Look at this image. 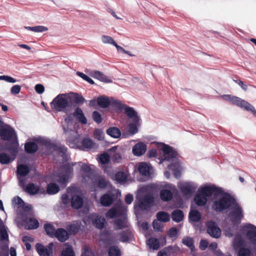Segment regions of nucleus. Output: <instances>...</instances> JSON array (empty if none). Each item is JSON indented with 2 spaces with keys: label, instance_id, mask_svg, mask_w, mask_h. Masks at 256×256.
I'll use <instances>...</instances> for the list:
<instances>
[{
  "label": "nucleus",
  "instance_id": "obj_17",
  "mask_svg": "<svg viewBox=\"0 0 256 256\" xmlns=\"http://www.w3.org/2000/svg\"><path fill=\"white\" fill-rule=\"evenodd\" d=\"M120 236V240L122 242H126L131 240L133 237L132 232L130 230H126L118 234Z\"/></svg>",
  "mask_w": 256,
  "mask_h": 256
},
{
  "label": "nucleus",
  "instance_id": "obj_10",
  "mask_svg": "<svg viewBox=\"0 0 256 256\" xmlns=\"http://www.w3.org/2000/svg\"><path fill=\"white\" fill-rule=\"evenodd\" d=\"M53 243L51 242L49 244L48 250L44 246L40 243H37L36 245V248L37 252L40 256H50V253L52 252V247Z\"/></svg>",
  "mask_w": 256,
  "mask_h": 256
},
{
  "label": "nucleus",
  "instance_id": "obj_54",
  "mask_svg": "<svg viewBox=\"0 0 256 256\" xmlns=\"http://www.w3.org/2000/svg\"><path fill=\"white\" fill-rule=\"evenodd\" d=\"M110 161V156L107 153L101 154L100 156V162L102 164H107Z\"/></svg>",
  "mask_w": 256,
  "mask_h": 256
},
{
  "label": "nucleus",
  "instance_id": "obj_18",
  "mask_svg": "<svg viewBox=\"0 0 256 256\" xmlns=\"http://www.w3.org/2000/svg\"><path fill=\"white\" fill-rule=\"evenodd\" d=\"M90 76L100 80L104 82H110L112 80L102 72L99 71H94L92 72Z\"/></svg>",
  "mask_w": 256,
  "mask_h": 256
},
{
  "label": "nucleus",
  "instance_id": "obj_48",
  "mask_svg": "<svg viewBox=\"0 0 256 256\" xmlns=\"http://www.w3.org/2000/svg\"><path fill=\"white\" fill-rule=\"evenodd\" d=\"M152 226L155 231L161 232L163 231L164 226L158 220L153 221Z\"/></svg>",
  "mask_w": 256,
  "mask_h": 256
},
{
  "label": "nucleus",
  "instance_id": "obj_5",
  "mask_svg": "<svg viewBox=\"0 0 256 256\" xmlns=\"http://www.w3.org/2000/svg\"><path fill=\"white\" fill-rule=\"evenodd\" d=\"M206 226L207 232L211 237L218 238L220 236L221 230L215 222L212 220L208 221L206 223Z\"/></svg>",
  "mask_w": 256,
  "mask_h": 256
},
{
  "label": "nucleus",
  "instance_id": "obj_38",
  "mask_svg": "<svg viewBox=\"0 0 256 256\" xmlns=\"http://www.w3.org/2000/svg\"><path fill=\"white\" fill-rule=\"evenodd\" d=\"M27 226L28 229H36L39 226V222L37 220L30 218L27 222Z\"/></svg>",
  "mask_w": 256,
  "mask_h": 256
},
{
  "label": "nucleus",
  "instance_id": "obj_32",
  "mask_svg": "<svg viewBox=\"0 0 256 256\" xmlns=\"http://www.w3.org/2000/svg\"><path fill=\"white\" fill-rule=\"evenodd\" d=\"M60 190L58 186L54 182L50 183L46 189L47 193L49 194H54L58 193Z\"/></svg>",
  "mask_w": 256,
  "mask_h": 256
},
{
  "label": "nucleus",
  "instance_id": "obj_7",
  "mask_svg": "<svg viewBox=\"0 0 256 256\" xmlns=\"http://www.w3.org/2000/svg\"><path fill=\"white\" fill-rule=\"evenodd\" d=\"M154 202V198L150 194H146L138 204V208L142 210H145L150 208V205Z\"/></svg>",
  "mask_w": 256,
  "mask_h": 256
},
{
  "label": "nucleus",
  "instance_id": "obj_44",
  "mask_svg": "<svg viewBox=\"0 0 256 256\" xmlns=\"http://www.w3.org/2000/svg\"><path fill=\"white\" fill-rule=\"evenodd\" d=\"M72 96V100L76 104H82L85 100L84 98L78 93H73Z\"/></svg>",
  "mask_w": 256,
  "mask_h": 256
},
{
  "label": "nucleus",
  "instance_id": "obj_57",
  "mask_svg": "<svg viewBox=\"0 0 256 256\" xmlns=\"http://www.w3.org/2000/svg\"><path fill=\"white\" fill-rule=\"evenodd\" d=\"M250 250L248 248H240L238 251V256H250Z\"/></svg>",
  "mask_w": 256,
  "mask_h": 256
},
{
  "label": "nucleus",
  "instance_id": "obj_35",
  "mask_svg": "<svg viewBox=\"0 0 256 256\" xmlns=\"http://www.w3.org/2000/svg\"><path fill=\"white\" fill-rule=\"evenodd\" d=\"M108 256H120V250L116 246H111L108 250Z\"/></svg>",
  "mask_w": 256,
  "mask_h": 256
},
{
  "label": "nucleus",
  "instance_id": "obj_11",
  "mask_svg": "<svg viewBox=\"0 0 256 256\" xmlns=\"http://www.w3.org/2000/svg\"><path fill=\"white\" fill-rule=\"evenodd\" d=\"M108 184V182L103 176H98L92 182V186L94 188L100 189L106 188Z\"/></svg>",
  "mask_w": 256,
  "mask_h": 256
},
{
  "label": "nucleus",
  "instance_id": "obj_59",
  "mask_svg": "<svg viewBox=\"0 0 256 256\" xmlns=\"http://www.w3.org/2000/svg\"><path fill=\"white\" fill-rule=\"evenodd\" d=\"M81 170L84 172L86 176L89 177L90 174H91L92 172V169L90 166L86 164H83L80 168Z\"/></svg>",
  "mask_w": 256,
  "mask_h": 256
},
{
  "label": "nucleus",
  "instance_id": "obj_49",
  "mask_svg": "<svg viewBox=\"0 0 256 256\" xmlns=\"http://www.w3.org/2000/svg\"><path fill=\"white\" fill-rule=\"evenodd\" d=\"M112 106L118 110H122L126 106V105L122 104L120 101L115 100L110 102Z\"/></svg>",
  "mask_w": 256,
  "mask_h": 256
},
{
  "label": "nucleus",
  "instance_id": "obj_64",
  "mask_svg": "<svg viewBox=\"0 0 256 256\" xmlns=\"http://www.w3.org/2000/svg\"><path fill=\"white\" fill-rule=\"evenodd\" d=\"M178 230L176 228H170L168 232V236L170 238L175 237L178 234Z\"/></svg>",
  "mask_w": 256,
  "mask_h": 256
},
{
  "label": "nucleus",
  "instance_id": "obj_36",
  "mask_svg": "<svg viewBox=\"0 0 256 256\" xmlns=\"http://www.w3.org/2000/svg\"><path fill=\"white\" fill-rule=\"evenodd\" d=\"M157 220L158 221L166 222L170 220V215L166 212H160L156 214Z\"/></svg>",
  "mask_w": 256,
  "mask_h": 256
},
{
  "label": "nucleus",
  "instance_id": "obj_62",
  "mask_svg": "<svg viewBox=\"0 0 256 256\" xmlns=\"http://www.w3.org/2000/svg\"><path fill=\"white\" fill-rule=\"evenodd\" d=\"M21 86L20 85H14L10 88V93L12 94H17L20 93Z\"/></svg>",
  "mask_w": 256,
  "mask_h": 256
},
{
  "label": "nucleus",
  "instance_id": "obj_39",
  "mask_svg": "<svg viewBox=\"0 0 256 256\" xmlns=\"http://www.w3.org/2000/svg\"><path fill=\"white\" fill-rule=\"evenodd\" d=\"M115 179L116 181L122 182L126 180L127 176L124 172H118L115 174Z\"/></svg>",
  "mask_w": 256,
  "mask_h": 256
},
{
  "label": "nucleus",
  "instance_id": "obj_6",
  "mask_svg": "<svg viewBox=\"0 0 256 256\" xmlns=\"http://www.w3.org/2000/svg\"><path fill=\"white\" fill-rule=\"evenodd\" d=\"M198 191L206 197L210 196L212 194L218 196L222 192V188H218L214 185L201 188L198 190Z\"/></svg>",
  "mask_w": 256,
  "mask_h": 256
},
{
  "label": "nucleus",
  "instance_id": "obj_34",
  "mask_svg": "<svg viewBox=\"0 0 256 256\" xmlns=\"http://www.w3.org/2000/svg\"><path fill=\"white\" fill-rule=\"evenodd\" d=\"M30 172V168L26 165L21 164L18 166L17 173L22 176H26Z\"/></svg>",
  "mask_w": 256,
  "mask_h": 256
},
{
  "label": "nucleus",
  "instance_id": "obj_50",
  "mask_svg": "<svg viewBox=\"0 0 256 256\" xmlns=\"http://www.w3.org/2000/svg\"><path fill=\"white\" fill-rule=\"evenodd\" d=\"M63 169L64 173V174H68L69 178L70 176L73 174V168L70 165V164H66L63 166Z\"/></svg>",
  "mask_w": 256,
  "mask_h": 256
},
{
  "label": "nucleus",
  "instance_id": "obj_55",
  "mask_svg": "<svg viewBox=\"0 0 256 256\" xmlns=\"http://www.w3.org/2000/svg\"><path fill=\"white\" fill-rule=\"evenodd\" d=\"M62 256H74V253L72 247H68L63 250L62 252Z\"/></svg>",
  "mask_w": 256,
  "mask_h": 256
},
{
  "label": "nucleus",
  "instance_id": "obj_24",
  "mask_svg": "<svg viewBox=\"0 0 256 256\" xmlns=\"http://www.w3.org/2000/svg\"><path fill=\"white\" fill-rule=\"evenodd\" d=\"M38 150V146L34 142H29L24 144V150L28 154H34Z\"/></svg>",
  "mask_w": 256,
  "mask_h": 256
},
{
  "label": "nucleus",
  "instance_id": "obj_63",
  "mask_svg": "<svg viewBox=\"0 0 256 256\" xmlns=\"http://www.w3.org/2000/svg\"><path fill=\"white\" fill-rule=\"evenodd\" d=\"M48 30V28L42 26H34L33 32H42L47 31Z\"/></svg>",
  "mask_w": 256,
  "mask_h": 256
},
{
  "label": "nucleus",
  "instance_id": "obj_53",
  "mask_svg": "<svg viewBox=\"0 0 256 256\" xmlns=\"http://www.w3.org/2000/svg\"><path fill=\"white\" fill-rule=\"evenodd\" d=\"M118 214V210L115 208H112L106 214V216L107 218H114Z\"/></svg>",
  "mask_w": 256,
  "mask_h": 256
},
{
  "label": "nucleus",
  "instance_id": "obj_47",
  "mask_svg": "<svg viewBox=\"0 0 256 256\" xmlns=\"http://www.w3.org/2000/svg\"><path fill=\"white\" fill-rule=\"evenodd\" d=\"M10 162V156L6 153L0 154V162L2 164H8Z\"/></svg>",
  "mask_w": 256,
  "mask_h": 256
},
{
  "label": "nucleus",
  "instance_id": "obj_41",
  "mask_svg": "<svg viewBox=\"0 0 256 256\" xmlns=\"http://www.w3.org/2000/svg\"><path fill=\"white\" fill-rule=\"evenodd\" d=\"M63 129L64 134H68L66 137L67 142L68 143L74 142L76 140V137L74 136H72V133H74V132L72 130L68 132V130H67L65 127H64Z\"/></svg>",
  "mask_w": 256,
  "mask_h": 256
},
{
  "label": "nucleus",
  "instance_id": "obj_13",
  "mask_svg": "<svg viewBox=\"0 0 256 256\" xmlns=\"http://www.w3.org/2000/svg\"><path fill=\"white\" fill-rule=\"evenodd\" d=\"M54 237L60 242H64L69 238V234L63 228H58L55 232Z\"/></svg>",
  "mask_w": 256,
  "mask_h": 256
},
{
  "label": "nucleus",
  "instance_id": "obj_33",
  "mask_svg": "<svg viewBox=\"0 0 256 256\" xmlns=\"http://www.w3.org/2000/svg\"><path fill=\"white\" fill-rule=\"evenodd\" d=\"M44 230L46 234L51 238H54L55 232L56 230L54 226L50 224H46L44 225Z\"/></svg>",
  "mask_w": 256,
  "mask_h": 256
},
{
  "label": "nucleus",
  "instance_id": "obj_56",
  "mask_svg": "<svg viewBox=\"0 0 256 256\" xmlns=\"http://www.w3.org/2000/svg\"><path fill=\"white\" fill-rule=\"evenodd\" d=\"M76 74L78 76L82 78L83 80H85L86 81L88 82V83L94 84V81L90 78L89 76H88L87 75L85 74H84L78 72H76Z\"/></svg>",
  "mask_w": 256,
  "mask_h": 256
},
{
  "label": "nucleus",
  "instance_id": "obj_60",
  "mask_svg": "<svg viewBox=\"0 0 256 256\" xmlns=\"http://www.w3.org/2000/svg\"><path fill=\"white\" fill-rule=\"evenodd\" d=\"M114 224L117 226L118 230H122L126 227L124 222L120 218L116 220Z\"/></svg>",
  "mask_w": 256,
  "mask_h": 256
},
{
  "label": "nucleus",
  "instance_id": "obj_28",
  "mask_svg": "<svg viewBox=\"0 0 256 256\" xmlns=\"http://www.w3.org/2000/svg\"><path fill=\"white\" fill-rule=\"evenodd\" d=\"M39 186L34 183L28 184L25 189V191L31 195L38 194L39 192Z\"/></svg>",
  "mask_w": 256,
  "mask_h": 256
},
{
  "label": "nucleus",
  "instance_id": "obj_15",
  "mask_svg": "<svg viewBox=\"0 0 256 256\" xmlns=\"http://www.w3.org/2000/svg\"><path fill=\"white\" fill-rule=\"evenodd\" d=\"M146 150V145L142 142H139L134 146L132 152L134 156H140L145 153Z\"/></svg>",
  "mask_w": 256,
  "mask_h": 256
},
{
  "label": "nucleus",
  "instance_id": "obj_61",
  "mask_svg": "<svg viewBox=\"0 0 256 256\" xmlns=\"http://www.w3.org/2000/svg\"><path fill=\"white\" fill-rule=\"evenodd\" d=\"M102 42L104 44H114L115 42L113 38L108 36L104 35L102 37Z\"/></svg>",
  "mask_w": 256,
  "mask_h": 256
},
{
  "label": "nucleus",
  "instance_id": "obj_58",
  "mask_svg": "<svg viewBox=\"0 0 256 256\" xmlns=\"http://www.w3.org/2000/svg\"><path fill=\"white\" fill-rule=\"evenodd\" d=\"M12 202L14 203V205H16L20 208L22 207L24 204L23 200L18 196L14 198Z\"/></svg>",
  "mask_w": 256,
  "mask_h": 256
},
{
  "label": "nucleus",
  "instance_id": "obj_30",
  "mask_svg": "<svg viewBox=\"0 0 256 256\" xmlns=\"http://www.w3.org/2000/svg\"><path fill=\"white\" fill-rule=\"evenodd\" d=\"M201 214L198 210H190L188 218L190 221L198 222L201 219Z\"/></svg>",
  "mask_w": 256,
  "mask_h": 256
},
{
  "label": "nucleus",
  "instance_id": "obj_25",
  "mask_svg": "<svg viewBox=\"0 0 256 256\" xmlns=\"http://www.w3.org/2000/svg\"><path fill=\"white\" fill-rule=\"evenodd\" d=\"M171 216L174 222H179L183 220L184 214L182 210L176 209L172 212Z\"/></svg>",
  "mask_w": 256,
  "mask_h": 256
},
{
  "label": "nucleus",
  "instance_id": "obj_46",
  "mask_svg": "<svg viewBox=\"0 0 256 256\" xmlns=\"http://www.w3.org/2000/svg\"><path fill=\"white\" fill-rule=\"evenodd\" d=\"M132 123L128 124V128L130 133L134 134L138 131L137 126L139 124V122H132Z\"/></svg>",
  "mask_w": 256,
  "mask_h": 256
},
{
  "label": "nucleus",
  "instance_id": "obj_1",
  "mask_svg": "<svg viewBox=\"0 0 256 256\" xmlns=\"http://www.w3.org/2000/svg\"><path fill=\"white\" fill-rule=\"evenodd\" d=\"M236 201L230 194L225 192L221 198L213 202L212 208L216 212H221L232 206Z\"/></svg>",
  "mask_w": 256,
  "mask_h": 256
},
{
  "label": "nucleus",
  "instance_id": "obj_12",
  "mask_svg": "<svg viewBox=\"0 0 256 256\" xmlns=\"http://www.w3.org/2000/svg\"><path fill=\"white\" fill-rule=\"evenodd\" d=\"M179 189L184 195H190L195 192L196 187L190 183L182 184L179 186Z\"/></svg>",
  "mask_w": 256,
  "mask_h": 256
},
{
  "label": "nucleus",
  "instance_id": "obj_8",
  "mask_svg": "<svg viewBox=\"0 0 256 256\" xmlns=\"http://www.w3.org/2000/svg\"><path fill=\"white\" fill-rule=\"evenodd\" d=\"M162 150L168 160L176 158L178 155L177 152L172 147L164 144H163Z\"/></svg>",
  "mask_w": 256,
  "mask_h": 256
},
{
  "label": "nucleus",
  "instance_id": "obj_37",
  "mask_svg": "<svg viewBox=\"0 0 256 256\" xmlns=\"http://www.w3.org/2000/svg\"><path fill=\"white\" fill-rule=\"evenodd\" d=\"M182 244L192 250L194 248V240L190 236L184 237L182 240Z\"/></svg>",
  "mask_w": 256,
  "mask_h": 256
},
{
  "label": "nucleus",
  "instance_id": "obj_51",
  "mask_svg": "<svg viewBox=\"0 0 256 256\" xmlns=\"http://www.w3.org/2000/svg\"><path fill=\"white\" fill-rule=\"evenodd\" d=\"M68 178H69L68 177V174H60L58 176V182L59 184L64 185L65 186L68 182Z\"/></svg>",
  "mask_w": 256,
  "mask_h": 256
},
{
  "label": "nucleus",
  "instance_id": "obj_40",
  "mask_svg": "<svg viewBox=\"0 0 256 256\" xmlns=\"http://www.w3.org/2000/svg\"><path fill=\"white\" fill-rule=\"evenodd\" d=\"M82 146L83 147L86 148H92L94 146V142L90 138H84L82 140Z\"/></svg>",
  "mask_w": 256,
  "mask_h": 256
},
{
  "label": "nucleus",
  "instance_id": "obj_9",
  "mask_svg": "<svg viewBox=\"0 0 256 256\" xmlns=\"http://www.w3.org/2000/svg\"><path fill=\"white\" fill-rule=\"evenodd\" d=\"M244 230H248L246 236L251 241L256 242V226L251 224H246L244 226Z\"/></svg>",
  "mask_w": 256,
  "mask_h": 256
},
{
  "label": "nucleus",
  "instance_id": "obj_27",
  "mask_svg": "<svg viewBox=\"0 0 256 256\" xmlns=\"http://www.w3.org/2000/svg\"><path fill=\"white\" fill-rule=\"evenodd\" d=\"M160 198L164 202L170 200L173 198L172 192L168 189H162L160 192Z\"/></svg>",
  "mask_w": 256,
  "mask_h": 256
},
{
  "label": "nucleus",
  "instance_id": "obj_4",
  "mask_svg": "<svg viewBox=\"0 0 256 256\" xmlns=\"http://www.w3.org/2000/svg\"><path fill=\"white\" fill-rule=\"evenodd\" d=\"M231 103L232 104L236 105L241 108H243L247 111L252 112L254 115L256 116V110L255 108L248 102L238 97L234 96Z\"/></svg>",
  "mask_w": 256,
  "mask_h": 256
},
{
  "label": "nucleus",
  "instance_id": "obj_31",
  "mask_svg": "<svg viewBox=\"0 0 256 256\" xmlns=\"http://www.w3.org/2000/svg\"><path fill=\"white\" fill-rule=\"evenodd\" d=\"M106 134L114 138H118L121 136L120 130L116 127H110L106 130Z\"/></svg>",
  "mask_w": 256,
  "mask_h": 256
},
{
  "label": "nucleus",
  "instance_id": "obj_43",
  "mask_svg": "<svg viewBox=\"0 0 256 256\" xmlns=\"http://www.w3.org/2000/svg\"><path fill=\"white\" fill-rule=\"evenodd\" d=\"M148 244L154 250H158L160 247L158 240L154 238H150L148 240Z\"/></svg>",
  "mask_w": 256,
  "mask_h": 256
},
{
  "label": "nucleus",
  "instance_id": "obj_42",
  "mask_svg": "<svg viewBox=\"0 0 256 256\" xmlns=\"http://www.w3.org/2000/svg\"><path fill=\"white\" fill-rule=\"evenodd\" d=\"M54 149L55 151L58 152L59 154H62V156L66 155L68 148L64 145H55L54 146Z\"/></svg>",
  "mask_w": 256,
  "mask_h": 256
},
{
  "label": "nucleus",
  "instance_id": "obj_16",
  "mask_svg": "<svg viewBox=\"0 0 256 256\" xmlns=\"http://www.w3.org/2000/svg\"><path fill=\"white\" fill-rule=\"evenodd\" d=\"M70 202L72 206L74 209L81 208L84 204L82 198L78 195L73 196Z\"/></svg>",
  "mask_w": 256,
  "mask_h": 256
},
{
  "label": "nucleus",
  "instance_id": "obj_23",
  "mask_svg": "<svg viewBox=\"0 0 256 256\" xmlns=\"http://www.w3.org/2000/svg\"><path fill=\"white\" fill-rule=\"evenodd\" d=\"M73 115L82 124H86L87 123V120L80 108H77L74 112Z\"/></svg>",
  "mask_w": 256,
  "mask_h": 256
},
{
  "label": "nucleus",
  "instance_id": "obj_19",
  "mask_svg": "<svg viewBox=\"0 0 256 256\" xmlns=\"http://www.w3.org/2000/svg\"><path fill=\"white\" fill-rule=\"evenodd\" d=\"M114 201V198L112 196L106 194H103L100 198L101 204L104 206H110Z\"/></svg>",
  "mask_w": 256,
  "mask_h": 256
},
{
  "label": "nucleus",
  "instance_id": "obj_52",
  "mask_svg": "<svg viewBox=\"0 0 256 256\" xmlns=\"http://www.w3.org/2000/svg\"><path fill=\"white\" fill-rule=\"evenodd\" d=\"M93 120L98 124L102 122V118L101 114L97 111H94L92 114Z\"/></svg>",
  "mask_w": 256,
  "mask_h": 256
},
{
  "label": "nucleus",
  "instance_id": "obj_3",
  "mask_svg": "<svg viewBox=\"0 0 256 256\" xmlns=\"http://www.w3.org/2000/svg\"><path fill=\"white\" fill-rule=\"evenodd\" d=\"M232 210L230 212L228 216L231 222L234 224L240 223L244 216L242 207L236 202L233 204Z\"/></svg>",
  "mask_w": 256,
  "mask_h": 256
},
{
  "label": "nucleus",
  "instance_id": "obj_20",
  "mask_svg": "<svg viewBox=\"0 0 256 256\" xmlns=\"http://www.w3.org/2000/svg\"><path fill=\"white\" fill-rule=\"evenodd\" d=\"M14 130L2 128H0V136L4 140H10L12 136Z\"/></svg>",
  "mask_w": 256,
  "mask_h": 256
},
{
  "label": "nucleus",
  "instance_id": "obj_45",
  "mask_svg": "<svg viewBox=\"0 0 256 256\" xmlns=\"http://www.w3.org/2000/svg\"><path fill=\"white\" fill-rule=\"evenodd\" d=\"M66 230L70 234H75L78 231V227L74 224H70L67 226Z\"/></svg>",
  "mask_w": 256,
  "mask_h": 256
},
{
  "label": "nucleus",
  "instance_id": "obj_14",
  "mask_svg": "<svg viewBox=\"0 0 256 256\" xmlns=\"http://www.w3.org/2000/svg\"><path fill=\"white\" fill-rule=\"evenodd\" d=\"M124 112L126 114L132 119V122H140V118L138 116V113L132 108L126 106L124 107Z\"/></svg>",
  "mask_w": 256,
  "mask_h": 256
},
{
  "label": "nucleus",
  "instance_id": "obj_21",
  "mask_svg": "<svg viewBox=\"0 0 256 256\" xmlns=\"http://www.w3.org/2000/svg\"><path fill=\"white\" fill-rule=\"evenodd\" d=\"M97 104L102 108H107L110 105V102L108 96H101L97 98Z\"/></svg>",
  "mask_w": 256,
  "mask_h": 256
},
{
  "label": "nucleus",
  "instance_id": "obj_2",
  "mask_svg": "<svg viewBox=\"0 0 256 256\" xmlns=\"http://www.w3.org/2000/svg\"><path fill=\"white\" fill-rule=\"evenodd\" d=\"M50 106L54 111L61 112L70 106L68 97L66 94H58L50 102Z\"/></svg>",
  "mask_w": 256,
  "mask_h": 256
},
{
  "label": "nucleus",
  "instance_id": "obj_26",
  "mask_svg": "<svg viewBox=\"0 0 256 256\" xmlns=\"http://www.w3.org/2000/svg\"><path fill=\"white\" fill-rule=\"evenodd\" d=\"M106 220L99 216H96L92 220L93 225L97 228L102 230L104 227Z\"/></svg>",
  "mask_w": 256,
  "mask_h": 256
},
{
  "label": "nucleus",
  "instance_id": "obj_29",
  "mask_svg": "<svg viewBox=\"0 0 256 256\" xmlns=\"http://www.w3.org/2000/svg\"><path fill=\"white\" fill-rule=\"evenodd\" d=\"M138 170L142 176H148L150 174V168L146 162H141L139 164Z\"/></svg>",
  "mask_w": 256,
  "mask_h": 256
},
{
  "label": "nucleus",
  "instance_id": "obj_22",
  "mask_svg": "<svg viewBox=\"0 0 256 256\" xmlns=\"http://www.w3.org/2000/svg\"><path fill=\"white\" fill-rule=\"evenodd\" d=\"M194 201L198 206H204L207 202V198L198 190L194 196Z\"/></svg>",
  "mask_w": 256,
  "mask_h": 256
}]
</instances>
